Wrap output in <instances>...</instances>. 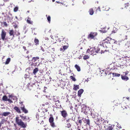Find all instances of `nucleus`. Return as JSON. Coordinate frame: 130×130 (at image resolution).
Returning a JSON list of instances; mask_svg holds the SVG:
<instances>
[{
	"instance_id": "obj_1",
	"label": "nucleus",
	"mask_w": 130,
	"mask_h": 130,
	"mask_svg": "<svg viewBox=\"0 0 130 130\" xmlns=\"http://www.w3.org/2000/svg\"><path fill=\"white\" fill-rule=\"evenodd\" d=\"M100 51V48L98 47H94L88 49L87 51V52L91 55L93 54L95 55L96 53H99Z\"/></svg>"
},
{
	"instance_id": "obj_2",
	"label": "nucleus",
	"mask_w": 130,
	"mask_h": 130,
	"mask_svg": "<svg viewBox=\"0 0 130 130\" xmlns=\"http://www.w3.org/2000/svg\"><path fill=\"white\" fill-rule=\"evenodd\" d=\"M15 121L18 125L20 126L21 127L24 128H25L26 127L25 124L22 121V120L20 119L19 117L17 116L16 117Z\"/></svg>"
},
{
	"instance_id": "obj_3",
	"label": "nucleus",
	"mask_w": 130,
	"mask_h": 130,
	"mask_svg": "<svg viewBox=\"0 0 130 130\" xmlns=\"http://www.w3.org/2000/svg\"><path fill=\"white\" fill-rule=\"evenodd\" d=\"M39 58L38 57H33L32 59V62H33V64L35 66H38L40 65V63L39 59Z\"/></svg>"
},
{
	"instance_id": "obj_4",
	"label": "nucleus",
	"mask_w": 130,
	"mask_h": 130,
	"mask_svg": "<svg viewBox=\"0 0 130 130\" xmlns=\"http://www.w3.org/2000/svg\"><path fill=\"white\" fill-rule=\"evenodd\" d=\"M109 42V40L108 37L103 41L102 45L103 47H109L110 45Z\"/></svg>"
},
{
	"instance_id": "obj_5",
	"label": "nucleus",
	"mask_w": 130,
	"mask_h": 130,
	"mask_svg": "<svg viewBox=\"0 0 130 130\" xmlns=\"http://www.w3.org/2000/svg\"><path fill=\"white\" fill-rule=\"evenodd\" d=\"M128 71H126L125 73L124 72V73H125V74L121 75V77L122 79L123 80L126 81L129 79L128 77L126 76V75L129 73Z\"/></svg>"
},
{
	"instance_id": "obj_6",
	"label": "nucleus",
	"mask_w": 130,
	"mask_h": 130,
	"mask_svg": "<svg viewBox=\"0 0 130 130\" xmlns=\"http://www.w3.org/2000/svg\"><path fill=\"white\" fill-rule=\"evenodd\" d=\"M97 32H91L88 35V38L90 39H93L97 35Z\"/></svg>"
},
{
	"instance_id": "obj_7",
	"label": "nucleus",
	"mask_w": 130,
	"mask_h": 130,
	"mask_svg": "<svg viewBox=\"0 0 130 130\" xmlns=\"http://www.w3.org/2000/svg\"><path fill=\"white\" fill-rule=\"evenodd\" d=\"M61 116L62 117L65 119L66 118V117L68 116V114L67 111L63 110L62 111H60Z\"/></svg>"
},
{
	"instance_id": "obj_8",
	"label": "nucleus",
	"mask_w": 130,
	"mask_h": 130,
	"mask_svg": "<svg viewBox=\"0 0 130 130\" xmlns=\"http://www.w3.org/2000/svg\"><path fill=\"white\" fill-rule=\"evenodd\" d=\"M49 122L51 126L53 127L56 126L54 122V119L53 117H50L49 119Z\"/></svg>"
},
{
	"instance_id": "obj_9",
	"label": "nucleus",
	"mask_w": 130,
	"mask_h": 130,
	"mask_svg": "<svg viewBox=\"0 0 130 130\" xmlns=\"http://www.w3.org/2000/svg\"><path fill=\"white\" fill-rule=\"evenodd\" d=\"M35 83L34 84H30V83H28L27 85V87L28 89L30 90H34L35 88Z\"/></svg>"
},
{
	"instance_id": "obj_10",
	"label": "nucleus",
	"mask_w": 130,
	"mask_h": 130,
	"mask_svg": "<svg viewBox=\"0 0 130 130\" xmlns=\"http://www.w3.org/2000/svg\"><path fill=\"white\" fill-rule=\"evenodd\" d=\"M6 32L4 30H2L1 33V39L2 40L4 41L5 40H6L5 39L6 36Z\"/></svg>"
},
{
	"instance_id": "obj_11",
	"label": "nucleus",
	"mask_w": 130,
	"mask_h": 130,
	"mask_svg": "<svg viewBox=\"0 0 130 130\" xmlns=\"http://www.w3.org/2000/svg\"><path fill=\"white\" fill-rule=\"evenodd\" d=\"M66 44L65 45L62 46V48H60V51L62 52H64V51L67 50L69 47V44L68 43H66Z\"/></svg>"
},
{
	"instance_id": "obj_12",
	"label": "nucleus",
	"mask_w": 130,
	"mask_h": 130,
	"mask_svg": "<svg viewBox=\"0 0 130 130\" xmlns=\"http://www.w3.org/2000/svg\"><path fill=\"white\" fill-rule=\"evenodd\" d=\"M21 109L22 110L23 112L25 113H26L28 112V111L26 109L24 105L23 104L22 102H21Z\"/></svg>"
},
{
	"instance_id": "obj_13",
	"label": "nucleus",
	"mask_w": 130,
	"mask_h": 130,
	"mask_svg": "<svg viewBox=\"0 0 130 130\" xmlns=\"http://www.w3.org/2000/svg\"><path fill=\"white\" fill-rule=\"evenodd\" d=\"M126 63V61L123 59H122L121 60V61L119 63V66H120V68H123L124 66H125V64Z\"/></svg>"
},
{
	"instance_id": "obj_14",
	"label": "nucleus",
	"mask_w": 130,
	"mask_h": 130,
	"mask_svg": "<svg viewBox=\"0 0 130 130\" xmlns=\"http://www.w3.org/2000/svg\"><path fill=\"white\" fill-rule=\"evenodd\" d=\"M55 103V107L56 108H59V107H61V105L60 103V101L59 100H57L54 101Z\"/></svg>"
},
{
	"instance_id": "obj_15",
	"label": "nucleus",
	"mask_w": 130,
	"mask_h": 130,
	"mask_svg": "<svg viewBox=\"0 0 130 130\" xmlns=\"http://www.w3.org/2000/svg\"><path fill=\"white\" fill-rule=\"evenodd\" d=\"M10 114V113L9 112H4L3 113L0 114L2 116H8Z\"/></svg>"
},
{
	"instance_id": "obj_16",
	"label": "nucleus",
	"mask_w": 130,
	"mask_h": 130,
	"mask_svg": "<svg viewBox=\"0 0 130 130\" xmlns=\"http://www.w3.org/2000/svg\"><path fill=\"white\" fill-rule=\"evenodd\" d=\"M111 75L112 77L114 76H118L119 77L120 76V74L118 73H109V74H108V75Z\"/></svg>"
},
{
	"instance_id": "obj_17",
	"label": "nucleus",
	"mask_w": 130,
	"mask_h": 130,
	"mask_svg": "<svg viewBox=\"0 0 130 130\" xmlns=\"http://www.w3.org/2000/svg\"><path fill=\"white\" fill-rule=\"evenodd\" d=\"M13 109L18 113H21V112L19 108L17 106H15L13 108Z\"/></svg>"
},
{
	"instance_id": "obj_18",
	"label": "nucleus",
	"mask_w": 130,
	"mask_h": 130,
	"mask_svg": "<svg viewBox=\"0 0 130 130\" xmlns=\"http://www.w3.org/2000/svg\"><path fill=\"white\" fill-rule=\"evenodd\" d=\"M108 38L109 40V43H110V45L111 44H114L115 42H116V41H115L114 39L110 38L108 37Z\"/></svg>"
},
{
	"instance_id": "obj_19",
	"label": "nucleus",
	"mask_w": 130,
	"mask_h": 130,
	"mask_svg": "<svg viewBox=\"0 0 130 130\" xmlns=\"http://www.w3.org/2000/svg\"><path fill=\"white\" fill-rule=\"evenodd\" d=\"M84 122L86 123L87 125L89 126H90V120L89 119L85 118Z\"/></svg>"
},
{
	"instance_id": "obj_20",
	"label": "nucleus",
	"mask_w": 130,
	"mask_h": 130,
	"mask_svg": "<svg viewBox=\"0 0 130 130\" xmlns=\"http://www.w3.org/2000/svg\"><path fill=\"white\" fill-rule=\"evenodd\" d=\"M113 128L112 125L109 124L108 126H107V128H105V129L107 130H112Z\"/></svg>"
},
{
	"instance_id": "obj_21",
	"label": "nucleus",
	"mask_w": 130,
	"mask_h": 130,
	"mask_svg": "<svg viewBox=\"0 0 130 130\" xmlns=\"http://www.w3.org/2000/svg\"><path fill=\"white\" fill-rule=\"evenodd\" d=\"M27 23L29 24H33V22L31 20V19L29 18H28L27 20Z\"/></svg>"
},
{
	"instance_id": "obj_22",
	"label": "nucleus",
	"mask_w": 130,
	"mask_h": 130,
	"mask_svg": "<svg viewBox=\"0 0 130 130\" xmlns=\"http://www.w3.org/2000/svg\"><path fill=\"white\" fill-rule=\"evenodd\" d=\"M95 123L97 125H99L101 123L100 122V119H99L98 118H97V119H96L95 121H94Z\"/></svg>"
},
{
	"instance_id": "obj_23",
	"label": "nucleus",
	"mask_w": 130,
	"mask_h": 130,
	"mask_svg": "<svg viewBox=\"0 0 130 130\" xmlns=\"http://www.w3.org/2000/svg\"><path fill=\"white\" fill-rule=\"evenodd\" d=\"M39 71V69L38 68H35L34 70L33 73L35 75H36V73Z\"/></svg>"
},
{
	"instance_id": "obj_24",
	"label": "nucleus",
	"mask_w": 130,
	"mask_h": 130,
	"mask_svg": "<svg viewBox=\"0 0 130 130\" xmlns=\"http://www.w3.org/2000/svg\"><path fill=\"white\" fill-rule=\"evenodd\" d=\"M84 91V90L83 89H80L78 91V96H80L81 94L83 93Z\"/></svg>"
},
{
	"instance_id": "obj_25",
	"label": "nucleus",
	"mask_w": 130,
	"mask_h": 130,
	"mask_svg": "<svg viewBox=\"0 0 130 130\" xmlns=\"http://www.w3.org/2000/svg\"><path fill=\"white\" fill-rule=\"evenodd\" d=\"M74 87L73 89L74 90L76 91L77 90L79 89V85H74Z\"/></svg>"
},
{
	"instance_id": "obj_26",
	"label": "nucleus",
	"mask_w": 130,
	"mask_h": 130,
	"mask_svg": "<svg viewBox=\"0 0 130 130\" xmlns=\"http://www.w3.org/2000/svg\"><path fill=\"white\" fill-rule=\"evenodd\" d=\"M14 31L12 30H10L9 32V34L10 36H12L13 37H14Z\"/></svg>"
},
{
	"instance_id": "obj_27",
	"label": "nucleus",
	"mask_w": 130,
	"mask_h": 130,
	"mask_svg": "<svg viewBox=\"0 0 130 130\" xmlns=\"http://www.w3.org/2000/svg\"><path fill=\"white\" fill-rule=\"evenodd\" d=\"M119 66V64H115L113 66V69H117L119 67H120V66Z\"/></svg>"
},
{
	"instance_id": "obj_28",
	"label": "nucleus",
	"mask_w": 130,
	"mask_h": 130,
	"mask_svg": "<svg viewBox=\"0 0 130 130\" xmlns=\"http://www.w3.org/2000/svg\"><path fill=\"white\" fill-rule=\"evenodd\" d=\"M75 67L77 69V71L79 72L80 71V67L77 64H75Z\"/></svg>"
},
{
	"instance_id": "obj_29",
	"label": "nucleus",
	"mask_w": 130,
	"mask_h": 130,
	"mask_svg": "<svg viewBox=\"0 0 130 130\" xmlns=\"http://www.w3.org/2000/svg\"><path fill=\"white\" fill-rule=\"evenodd\" d=\"M39 40L38 39L36 38H35L34 40V42L36 45H38L39 44Z\"/></svg>"
},
{
	"instance_id": "obj_30",
	"label": "nucleus",
	"mask_w": 130,
	"mask_h": 130,
	"mask_svg": "<svg viewBox=\"0 0 130 130\" xmlns=\"http://www.w3.org/2000/svg\"><path fill=\"white\" fill-rule=\"evenodd\" d=\"M89 14L91 15H92L94 13L93 10L92 8H91L89 10Z\"/></svg>"
},
{
	"instance_id": "obj_31",
	"label": "nucleus",
	"mask_w": 130,
	"mask_h": 130,
	"mask_svg": "<svg viewBox=\"0 0 130 130\" xmlns=\"http://www.w3.org/2000/svg\"><path fill=\"white\" fill-rule=\"evenodd\" d=\"M10 58H8L6 59V61L5 62V64H9L10 61Z\"/></svg>"
},
{
	"instance_id": "obj_32",
	"label": "nucleus",
	"mask_w": 130,
	"mask_h": 130,
	"mask_svg": "<svg viewBox=\"0 0 130 130\" xmlns=\"http://www.w3.org/2000/svg\"><path fill=\"white\" fill-rule=\"evenodd\" d=\"M7 121L4 118L1 119V123L2 124H4Z\"/></svg>"
},
{
	"instance_id": "obj_33",
	"label": "nucleus",
	"mask_w": 130,
	"mask_h": 130,
	"mask_svg": "<svg viewBox=\"0 0 130 130\" xmlns=\"http://www.w3.org/2000/svg\"><path fill=\"white\" fill-rule=\"evenodd\" d=\"M66 43H67L66 42V41L65 40H62V42L61 43V44L62 46L65 45H66Z\"/></svg>"
},
{
	"instance_id": "obj_34",
	"label": "nucleus",
	"mask_w": 130,
	"mask_h": 130,
	"mask_svg": "<svg viewBox=\"0 0 130 130\" xmlns=\"http://www.w3.org/2000/svg\"><path fill=\"white\" fill-rule=\"evenodd\" d=\"M19 7L18 6H16L13 9V11L15 12H16L18 11V10Z\"/></svg>"
},
{
	"instance_id": "obj_35",
	"label": "nucleus",
	"mask_w": 130,
	"mask_h": 130,
	"mask_svg": "<svg viewBox=\"0 0 130 130\" xmlns=\"http://www.w3.org/2000/svg\"><path fill=\"white\" fill-rule=\"evenodd\" d=\"M8 99L6 95H4L2 98V100L4 101H7Z\"/></svg>"
},
{
	"instance_id": "obj_36",
	"label": "nucleus",
	"mask_w": 130,
	"mask_h": 130,
	"mask_svg": "<svg viewBox=\"0 0 130 130\" xmlns=\"http://www.w3.org/2000/svg\"><path fill=\"white\" fill-rule=\"evenodd\" d=\"M89 58V56L88 55H85L84 57L83 58L84 60H86Z\"/></svg>"
},
{
	"instance_id": "obj_37",
	"label": "nucleus",
	"mask_w": 130,
	"mask_h": 130,
	"mask_svg": "<svg viewBox=\"0 0 130 130\" xmlns=\"http://www.w3.org/2000/svg\"><path fill=\"white\" fill-rule=\"evenodd\" d=\"M95 9H96V13L98 12H100L101 11L100 8L99 7L98 8H95Z\"/></svg>"
},
{
	"instance_id": "obj_38",
	"label": "nucleus",
	"mask_w": 130,
	"mask_h": 130,
	"mask_svg": "<svg viewBox=\"0 0 130 130\" xmlns=\"http://www.w3.org/2000/svg\"><path fill=\"white\" fill-rule=\"evenodd\" d=\"M70 78L72 80L74 81H75L76 80L75 78L72 76H70Z\"/></svg>"
},
{
	"instance_id": "obj_39",
	"label": "nucleus",
	"mask_w": 130,
	"mask_h": 130,
	"mask_svg": "<svg viewBox=\"0 0 130 130\" xmlns=\"http://www.w3.org/2000/svg\"><path fill=\"white\" fill-rule=\"evenodd\" d=\"M51 17L49 15L47 17V19L48 20V21L49 23H50L51 21Z\"/></svg>"
},
{
	"instance_id": "obj_40",
	"label": "nucleus",
	"mask_w": 130,
	"mask_h": 130,
	"mask_svg": "<svg viewBox=\"0 0 130 130\" xmlns=\"http://www.w3.org/2000/svg\"><path fill=\"white\" fill-rule=\"evenodd\" d=\"M20 116L21 118L22 119H23V120H24L26 119V116H23L21 115H20Z\"/></svg>"
},
{
	"instance_id": "obj_41",
	"label": "nucleus",
	"mask_w": 130,
	"mask_h": 130,
	"mask_svg": "<svg viewBox=\"0 0 130 130\" xmlns=\"http://www.w3.org/2000/svg\"><path fill=\"white\" fill-rule=\"evenodd\" d=\"M71 126V124L70 123H68L67 124V126H66V127L68 128H69Z\"/></svg>"
},
{
	"instance_id": "obj_42",
	"label": "nucleus",
	"mask_w": 130,
	"mask_h": 130,
	"mask_svg": "<svg viewBox=\"0 0 130 130\" xmlns=\"http://www.w3.org/2000/svg\"><path fill=\"white\" fill-rule=\"evenodd\" d=\"M110 73V72H109L107 70L105 71V73L106 75V76L107 75V74H108H108H109V73Z\"/></svg>"
},
{
	"instance_id": "obj_43",
	"label": "nucleus",
	"mask_w": 130,
	"mask_h": 130,
	"mask_svg": "<svg viewBox=\"0 0 130 130\" xmlns=\"http://www.w3.org/2000/svg\"><path fill=\"white\" fill-rule=\"evenodd\" d=\"M77 122L78 123H79L80 124H81L82 123V120H78L77 121Z\"/></svg>"
},
{
	"instance_id": "obj_44",
	"label": "nucleus",
	"mask_w": 130,
	"mask_h": 130,
	"mask_svg": "<svg viewBox=\"0 0 130 130\" xmlns=\"http://www.w3.org/2000/svg\"><path fill=\"white\" fill-rule=\"evenodd\" d=\"M90 113H88V114H89V115H90L91 116H92L93 115V113L92 112H91V111H90Z\"/></svg>"
},
{
	"instance_id": "obj_45",
	"label": "nucleus",
	"mask_w": 130,
	"mask_h": 130,
	"mask_svg": "<svg viewBox=\"0 0 130 130\" xmlns=\"http://www.w3.org/2000/svg\"><path fill=\"white\" fill-rule=\"evenodd\" d=\"M3 24L5 26L7 27V23L5 22H3Z\"/></svg>"
},
{
	"instance_id": "obj_46",
	"label": "nucleus",
	"mask_w": 130,
	"mask_h": 130,
	"mask_svg": "<svg viewBox=\"0 0 130 130\" xmlns=\"http://www.w3.org/2000/svg\"><path fill=\"white\" fill-rule=\"evenodd\" d=\"M104 51H103L101 50V51H99V53H101L102 54V53H104Z\"/></svg>"
},
{
	"instance_id": "obj_47",
	"label": "nucleus",
	"mask_w": 130,
	"mask_h": 130,
	"mask_svg": "<svg viewBox=\"0 0 130 130\" xmlns=\"http://www.w3.org/2000/svg\"><path fill=\"white\" fill-rule=\"evenodd\" d=\"M14 28H16L18 27V26L16 24H15L14 25Z\"/></svg>"
},
{
	"instance_id": "obj_48",
	"label": "nucleus",
	"mask_w": 130,
	"mask_h": 130,
	"mask_svg": "<svg viewBox=\"0 0 130 130\" xmlns=\"http://www.w3.org/2000/svg\"><path fill=\"white\" fill-rule=\"evenodd\" d=\"M72 22L71 21H70L69 22V23L68 24V25H71V23H72Z\"/></svg>"
},
{
	"instance_id": "obj_49",
	"label": "nucleus",
	"mask_w": 130,
	"mask_h": 130,
	"mask_svg": "<svg viewBox=\"0 0 130 130\" xmlns=\"http://www.w3.org/2000/svg\"><path fill=\"white\" fill-rule=\"evenodd\" d=\"M13 96L12 94L10 95H9V98H12L13 97Z\"/></svg>"
},
{
	"instance_id": "obj_50",
	"label": "nucleus",
	"mask_w": 130,
	"mask_h": 130,
	"mask_svg": "<svg viewBox=\"0 0 130 130\" xmlns=\"http://www.w3.org/2000/svg\"><path fill=\"white\" fill-rule=\"evenodd\" d=\"M7 101H9V102L10 103L12 102V101L11 100H10V99H8Z\"/></svg>"
},
{
	"instance_id": "obj_51",
	"label": "nucleus",
	"mask_w": 130,
	"mask_h": 130,
	"mask_svg": "<svg viewBox=\"0 0 130 130\" xmlns=\"http://www.w3.org/2000/svg\"><path fill=\"white\" fill-rule=\"evenodd\" d=\"M71 120L70 119H69L66 120L67 122H69L70 121V120Z\"/></svg>"
},
{
	"instance_id": "obj_52",
	"label": "nucleus",
	"mask_w": 130,
	"mask_h": 130,
	"mask_svg": "<svg viewBox=\"0 0 130 130\" xmlns=\"http://www.w3.org/2000/svg\"><path fill=\"white\" fill-rule=\"evenodd\" d=\"M45 40H49V38L47 37H45Z\"/></svg>"
},
{
	"instance_id": "obj_53",
	"label": "nucleus",
	"mask_w": 130,
	"mask_h": 130,
	"mask_svg": "<svg viewBox=\"0 0 130 130\" xmlns=\"http://www.w3.org/2000/svg\"><path fill=\"white\" fill-rule=\"evenodd\" d=\"M104 29H102V31L103 32H106V31L105 30H104Z\"/></svg>"
},
{
	"instance_id": "obj_54",
	"label": "nucleus",
	"mask_w": 130,
	"mask_h": 130,
	"mask_svg": "<svg viewBox=\"0 0 130 130\" xmlns=\"http://www.w3.org/2000/svg\"><path fill=\"white\" fill-rule=\"evenodd\" d=\"M23 48L24 50L25 51L26 50V47L25 46H23Z\"/></svg>"
},
{
	"instance_id": "obj_55",
	"label": "nucleus",
	"mask_w": 130,
	"mask_h": 130,
	"mask_svg": "<svg viewBox=\"0 0 130 130\" xmlns=\"http://www.w3.org/2000/svg\"><path fill=\"white\" fill-rule=\"evenodd\" d=\"M25 77L26 78H28V75L27 74H25Z\"/></svg>"
},
{
	"instance_id": "obj_56",
	"label": "nucleus",
	"mask_w": 130,
	"mask_h": 130,
	"mask_svg": "<svg viewBox=\"0 0 130 130\" xmlns=\"http://www.w3.org/2000/svg\"><path fill=\"white\" fill-rule=\"evenodd\" d=\"M47 111H48V110L47 109H44V112H46Z\"/></svg>"
},
{
	"instance_id": "obj_57",
	"label": "nucleus",
	"mask_w": 130,
	"mask_h": 130,
	"mask_svg": "<svg viewBox=\"0 0 130 130\" xmlns=\"http://www.w3.org/2000/svg\"><path fill=\"white\" fill-rule=\"evenodd\" d=\"M116 32V31H115V30H113L112 31V33H115Z\"/></svg>"
},
{
	"instance_id": "obj_58",
	"label": "nucleus",
	"mask_w": 130,
	"mask_h": 130,
	"mask_svg": "<svg viewBox=\"0 0 130 130\" xmlns=\"http://www.w3.org/2000/svg\"><path fill=\"white\" fill-rule=\"evenodd\" d=\"M108 75V77H109V78H111V76H112L111 75Z\"/></svg>"
},
{
	"instance_id": "obj_59",
	"label": "nucleus",
	"mask_w": 130,
	"mask_h": 130,
	"mask_svg": "<svg viewBox=\"0 0 130 130\" xmlns=\"http://www.w3.org/2000/svg\"><path fill=\"white\" fill-rule=\"evenodd\" d=\"M7 18H8L9 19V20H10V19H11V17L9 16H8Z\"/></svg>"
},
{
	"instance_id": "obj_60",
	"label": "nucleus",
	"mask_w": 130,
	"mask_h": 130,
	"mask_svg": "<svg viewBox=\"0 0 130 130\" xmlns=\"http://www.w3.org/2000/svg\"><path fill=\"white\" fill-rule=\"evenodd\" d=\"M49 103L48 102H46L45 103V104L46 105H47Z\"/></svg>"
},
{
	"instance_id": "obj_61",
	"label": "nucleus",
	"mask_w": 130,
	"mask_h": 130,
	"mask_svg": "<svg viewBox=\"0 0 130 130\" xmlns=\"http://www.w3.org/2000/svg\"><path fill=\"white\" fill-rule=\"evenodd\" d=\"M128 49H130V45L128 46Z\"/></svg>"
},
{
	"instance_id": "obj_62",
	"label": "nucleus",
	"mask_w": 130,
	"mask_h": 130,
	"mask_svg": "<svg viewBox=\"0 0 130 130\" xmlns=\"http://www.w3.org/2000/svg\"><path fill=\"white\" fill-rule=\"evenodd\" d=\"M89 80H88V78H87V79L86 80V81H87V82Z\"/></svg>"
},
{
	"instance_id": "obj_63",
	"label": "nucleus",
	"mask_w": 130,
	"mask_h": 130,
	"mask_svg": "<svg viewBox=\"0 0 130 130\" xmlns=\"http://www.w3.org/2000/svg\"><path fill=\"white\" fill-rule=\"evenodd\" d=\"M42 106H44L45 105H44V104H42Z\"/></svg>"
},
{
	"instance_id": "obj_64",
	"label": "nucleus",
	"mask_w": 130,
	"mask_h": 130,
	"mask_svg": "<svg viewBox=\"0 0 130 130\" xmlns=\"http://www.w3.org/2000/svg\"><path fill=\"white\" fill-rule=\"evenodd\" d=\"M28 53H29V52H28V51H27V52H26V53L27 54H28Z\"/></svg>"
}]
</instances>
